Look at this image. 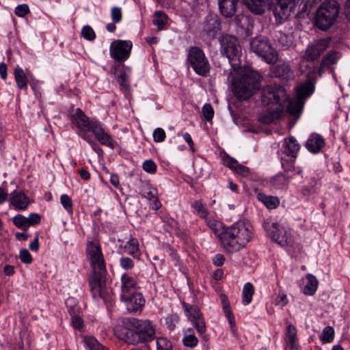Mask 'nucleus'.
Wrapping results in <instances>:
<instances>
[{
    "label": "nucleus",
    "instance_id": "12",
    "mask_svg": "<svg viewBox=\"0 0 350 350\" xmlns=\"http://www.w3.org/2000/svg\"><path fill=\"white\" fill-rule=\"evenodd\" d=\"M330 39L323 38L314 42L306 49L303 59L308 62L317 59L320 55L329 47Z\"/></svg>",
    "mask_w": 350,
    "mask_h": 350
},
{
    "label": "nucleus",
    "instance_id": "55",
    "mask_svg": "<svg viewBox=\"0 0 350 350\" xmlns=\"http://www.w3.org/2000/svg\"><path fill=\"white\" fill-rule=\"evenodd\" d=\"M27 219L28 227L35 224H38L40 222V216L37 213H31L29 215Z\"/></svg>",
    "mask_w": 350,
    "mask_h": 350
},
{
    "label": "nucleus",
    "instance_id": "6",
    "mask_svg": "<svg viewBox=\"0 0 350 350\" xmlns=\"http://www.w3.org/2000/svg\"><path fill=\"white\" fill-rule=\"evenodd\" d=\"M339 13V6L336 0H326L317 10L316 24L323 30L329 28L336 21Z\"/></svg>",
    "mask_w": 350,
    "mask_h": 350
},
{
    "label": "nucleus",
    "instance_id": "44",
    "mask_svg": "<svg viewBox=\"0 0 350 350\" xmlns=\"http://www.w3.org/2000/svg\"><path fill=\"white\" fill-rule=\"evenodd\" d=\"M183 342L186 347L193 348L198 345V340L193 334H189L184 337Z\"/></svg>",
    "mask_w": 350,
    "mask_h": 350
},
{
    "label": "nucleus",
    "instance_id": "45",
    "mask_svg": "<svg viewBox=\"0 0 350 350\" xmlns=\"http://www.w3.org/2000/svg\"><path fill=\"white\" fill-rule=\"evenodd\" d=\"M81 34L88 40H93L95 38V33L93 29L88 25L84 26L81 30Z\"/></svg>",
    "mask_w": 350,
    "mask_h": 350
},
{
    "label": "nucleus",
    "instance_id": "49",
    "mask_svg": "<svg viewBox=\"0 0 350 350\" xmlns=\"http://www.w3.org/2000/svg\"><path fill=\"white\" fill-rule=\"evenodd\" d=\"M153 138L156 142H162L165 138V131L161 128L156 129L153 132Z\"/></svg>",
    "mask_w": 350,
    "mask_h": 350
},
{
    "label": "nucleus",
    "instance_id": "38",
    "mask_svg": "<svg viewBox=\"0 0 350 350\" xmlns=\"http://www.w3.org/2000/svg\"><path fill=\"white\" fill-rule=\"evenodd\" d=\"M125 248L127 250L130 254L137 256L139 252L137 241L131 238L125 245Z\"/></svg>",
    "mask_w": 350,
    "mask_h": 350
},
{
    "label": "nucleus",
    "instance_id": "4",
    "mask_svg": "<svg viewBox=\"0 0 350 350\" xmlns=\"http://www.w3.org/2000/svg\"><path fill=\"white\" fill-rule=\"evenodd\" d=\"M252 226L249 223L239 221L226 229L220 235L224 249L234 252L243 247L252 237Z\"/></svg>",
    "mask_w": 350,
    "mask_h": 350
},
{
    "label": "nucleus",
    "instance_id": "34",
    "mask_svg": "<svg viewBox=\"0 0 350 350\" xmlns=\"http://www.w3.org/2000/svg\"><path fill=\"white\" fill-rule=\"evenodd\" d=\"M167 16L164 12L161 11H157L154 13L153 23L157 26L159 30L163 29L164 25L167 23Z\"/></svg>",
    "mask_w": 350,
    "mask_h": 350
},
{
    "label": "nucleus",
    "instance_id": "29",
    "mask_svg": "<svg viewBox=\"0 0 350 350\" xmlns=\"http://www.w3.org/2000/svg\"><path fill=\"white\" fill-rule=\"evenodd\" d=\"M291 177L284 174H278L271 179V185L276 189H286L288 188Z\"/></svg>",
    "mask_w": 350,
    "mask_h": 350
},
{
    "label": "nucleus",
    "instance_id": "40",
    "mask_svg": "<svg viewBox=\"0 0 350 350\" xmlns=\"http://www.w3.org/2000/svg\"><path fill=\"white\" fill-rule=\"evenodd\" d=\"M60 202L68 213L72 214L73 212V208L71 198L68 195L64 194L60 198Z\"/></svg>",
    "mask_w": 350,
    "mask_h": 350
},
{
    "label": "nucleus",
    "instance_id": "21",
    "mask_svg": "<svg viewBox=\"0 0 350 350\" xmlns=\"http://www.w3.org/2000/svg\"><path fill=\"white\" fill-rule=\"evenodd\" d=\"M239 0H226L218 1L221 14L225 17L232 16L237 11V4Z\"/></svg>",
    "mask_w": 350,
    "mask_h": 350
},
{
    "label": "nucleus",
    "instance_id": "62",
    "mask_svg": "<svg viewBox=\"0 0 350 350\" xmlns=\"http://www.w3.org/2000/svg\"><path fill=\"white\" fill-rule=\"evenodd\" d=\"M110 183L113 185L116 188H119L120 182L119 177L117 174H111L110 178Z\"/></svg>",
    "mask_w": 350,
    "mask_h": 350
},
{
    "label": "nucleus",
    "instance_id": "54",
    "mask_svg": "<svg viewBox=\"0 0 350 350\" xmlns=\"http://www.w3.org/2000/svg\"><path fill=\"white\" fill-rule=\"evenodd\" d=\"M288 304L287 296L284 293H279L278 297L275 300V304L276 306H284Z\"/></svg>",
    "mask_w": 350,
    "mask_h": 350
},
{
    "label": "nucleus",
    "instance_id": "23",
    "mask_svg": "<svg viewBox=\"0 0 350 350\" xmlns=\"http://www.w3.org/2000/svg\"><path fill=\"white\" fill-rule=\"evenodd\" d=\"M297 329L293 325H288L286 329L285 341L286 343V350H297L296 343Z\"/></svg>",
    "mask_w": 350,
    "mask_h": 350
},
{
    "label": "nucleus",
    "instance_id": "35",
    "mask_svg": "<svg viewBox=\"0 0 350 350\" xmlns=\"http://www.w3.org/2000/svg\"><path fill=\"white\" fill-rule=\"evenodd\" d=\"M321 340L323 342H331L333 341L334 338V330L332 327H325L320 336Z\"/></svg>",
    "mask_w": 350,
    "mask_h": 350
},
{
    "label": "nucleus",
    "instance_id": "32",
    "mask_svg": "<svg viewBox=\"0 0 350 350\" xmlns=\"http://www.w3.org/2000/svg\"><path fill=\"white\" fill-rule=\"evenodd\" d=\"M182 304L186 315L191 321L193 319L202 316V313L199 310V308L196 306H191L185 302H183Z\"/></svg>",
    "mask_w": 350,
    "mask_h": 350
},
{
    "label": "nucleus",
    "instance_id": "11",
    "mask_svg": "<svg viewBox=\"0 0 350 350\" xmlns=\"http://www.w3.org/2000/svg\"><path fill=\"white\" fill-rule=\"evenodd\" d=\"M131 49V42L116 40L113 42L110 45V54L116 61H124L129 58Z\"/></svg>",
    "mask_w": 350,
    "mask_h": 350
},
{
    "label": "nucleus",
    "instance_id": "61",
    "mask_svg": "<svg viewBox=\"0 0 350 350\" xmlns=\"http://www.w3.org/2000/svg\"><path fill=\"white\" fill-rule=\"evenodd\" d=\"M0 75L3 79L7 78V66L4 62L0 63Z\"/></svg>",
    "mask_w": 350,
    "mask_h": 350
},
{
    "label": "nucleus",
    "instance_id": "56",
    "mask_svg": "<svg viewBox=\"0 0 350 350\" xmlns=\"http://www.w3.org/2000/svg\"><path fill=\"white\" fill-rule=\"evenodd\" d=\"M118 83L123 88H128V76L125 71H122L118 77Z\"/></svg>",
    "mask_w": 350,
    "mask_h": 350
},
{
    "label": "nucleus",
    "instance_id": "58",
    "mask_svg": "<svg viewBox=\"0 0 350 350\" xmlns=\"http://www.w3.org/2000/svg\"><path fill=\"white\" fill-rule=\"evenodd\" d=\"M225 261V258L222 254H217L213 258V262L216 266H221Z\"/></svg>",
    "mask_w": 350,
    "mask_h": 350
},
{
    "label": "nucleus",
    "instance_id": "7",
    "mask_svg": "<svg viewBox=\"0 0 350 350\" xmlns=\"http://www.w3.org/2000/svg\"><path fill=\"white\" fill-rule=\"evenodd\" d=\"M221 53L228 59L233 70L240 66L241 46L237 39L232 36H223L220 40Z\"/></svg>",
    "mask_w": 350,
    "mask_h": 350
},
{
    "label": "nucleus",
    "instance_id": "60",
    "mask_svg": "<svg viewBox=\"0 0 350 350\" xmlns=\"http://www.w3.org/2000/svg\"><path fill=\"white\" fill-rule=\"evenodd\" d=\"M87 131H81V134L80 135L85 139L86 140L87 142H88L92 146V148L94 149V150H96V144L93 142L90 139V137H89V135L87 133Z\"/></svg>",
    "mask_w": 350,
    "mask_h": 350
},
{
    "label": "nucleus",
    "instance_id": "47",
    "mask_svg": "<svg viewBox=\"0 0 350 350\" xmlns=\"http://www.w3.org/2000/svg\"><path fill=\"white\" fill-rule=\"evenodd\" d=\"M111 17L114 23H118L122 20V10L118 7H113L111 10Z\"/></svg>",
    "mask_w": 350,
    "mask_h": 350
},
{
    "label": "nucleus",
    "instance_id": "14",
    "mask_svg": "<svg viewBox=\"0 0 350 350\" xmlns=\"http://www.w3.org/2000/svg\"><path fill=\"white\" fill-rule=\"evenodd\" d=\"M126 305V309L129 312H136L142 308L145 304V299L139 293H134L126 296L125 298H120Z\"/></svg>",
    "mask_w": 350,
    "mask_h": 350
},
{
    "label": "nucleus",
    "instance_id": "64",
    "mask_svg": "<svg viewBox=\"0 0 350 350\" xmlns=\"http://www.w3.org/2000/svg\"><path fill=\"white\" fill-rule=\"evenodd\" d=\"M345 13L346 17L350 19V0H347L345 3Z\"/></svg>",
    "mask_w": 350,
    "mask_h": 350
},
{
    "label": "nucleus",
    "instance_id": "57",
    "mask_svg": "<svg viewBox=\"0 0 350 350\" xmlns=\"http://www.w3.org/2000/svg\"><path fill=\"white\" fill-rule=\"evenodd\" d=\"M72 324L75 329L80 330L83 327V321L79 316L72 317Z\"/></svg>",
    "mask_w": 350,
    "mask_h": 350
},
{
    "label": "nucleus",
    "instance_id": "26",
    "mask_svg": "<svg viewBox=\"0 0 350 350\" xmlns=\"http://www.w3.org/2000/svg\"><path fill=\"white\" fill-rule=\"evenodd\" d=\"M221 300L222 303L223 310L226 317L228 319L229 323L231 327V330L233 334H235V319L233 314L232 313L230 308V303L228 300L226 295H221Z\"/></svg>",
    "mask_w": 350,
    "mask_h": 350
},
{
    "label": "nucleus",
    "instance_id": "42",
    "mask_svg": "<svg viewBox=\"0 0 350 350\" xmlns=\"http://www.w3.org/2000/svg\"><path fill=\"white\" fill-rule=\"evenodd\" d=\"M142 167L144 171L151 174H154L157 169L156 163L152 159L146 160L142 164Z\"/></svg>",
    "mask_w": 350,
    "mask_h": 350
},
{
    "label": "nucleus",
    "instance_id": "39",
    "mask_svg": "<svg viewBox=\"0 0 350 350\" xmlns=\"http://www.w3.org/2000/svg\"><path fill=\"white\" fill-rule=\"evenodd\" d=\"M157 350H172V343L164 337L158 338L157 340Z\"/></svg>",
    "mask_w": 350,
    "mask_h": 350
},
{
    "label": "nucleus",
    "instance_id": "25",
    "mask_svg": "<svg viewBox=\"0 0 350 350\" xmlns=\"http://www.w3.org/2000/svg\"><path fill=\"white\" fill-rule=\"evenodd\" d=\"M257 199L269 209L275 208L280 204V200L278 197L267 196L263 193H258Z\"/></svg>",
    "mask_w": 350,
    "mask_h": 350
},
{
    "label": "nucleus",
    "instance_id": "36",
    "mask_svg": "<svg viewBox=\"0 0 350 350\" xmlns=\"http://www.w3.org/2000/svg\"><path fill=\"white\" fill-rule=\"evenodd\" d=\"M191 322L200 336L206 332V323L202 316L193 319Z\"/></svg>",
    "mask_w": 350,
    "mask_h": 350
},
{
    "label": "nucleus",
    "instance_id": "63",
    "mask_svg": "<svg viewBox=\"0 0 350 350\" xmlns=\"http://www.w3.org/2000/svg\"><path fill=\"white\" fill-rule=\"evenodd\" d=\"M39 247L38 238L36 237L34 240L30 243L29 248L32 251L36 252Z\"/></svg>",
    "mask_w": 350,
    "mask_h": 350
},
{
    "label": "nucleus",
    "instance_id": "2",
    "mask_svg": "<svg viewBox=\"0 0 350 350\" xmlns=\"http://www.w3.org/2000/svg\"><path fill=\"white\" fill-rule=\"evenodd\" d=\"M87 258L92 269V275L89 284L94 298L106 297L107 289L106 286V267L101 247L97 243L90 241L88 243Z\"/></svg>",
    "mask_w": 350,
    "mask_h": 350
},
{
    "label": "nucleus",
    "instance_id": "53",
    "mask_svg": "<svg viewBox=\"0 0 350 350\" xmlns=\"http://www.w3.org/2000/svg\"><path fill=\"white\" fill-rule=\"evenodd\" d=\"M20 258L22 262L29 264L32 261L31 255L27 249H23L20 252Z\"/></svg>",
    "mask_w": 350,
    "mask_h": 350
},
{
    "label": "nucleus",
    "instance_id": "1",
    "mask_svg": "<svg viewBox=\"0 0 350 350\" xmlns=\"http://www.w3.org/2000/svg\"><path fill=\"white\" fill-rule=\"evenodd\" d=\"M314 81L308 77L306 82L296 88L297 98L290 99L284 87L279 85H267L262 92L261 100L263 105H275L273 110H268L260 115L259 122L269 124L286 113L297 118L301 113L304 100L314 90Z\"/></svg>",
    "mask_w": 350,
    "mask_h": 350
},
{
    "label": "nucleus",
    "instance_id": "9",
    "mask_svg": "<svg viewBox=\"0 0 350 350\" xmlns=\"http://www.w3.org/2000/svg\"><path fill=\"white\" fill-rule=\"evenodd\" d=\"M263 227L273 241L282 247L292 246L293 240L292 236L286 228L280 227L278 223L268 219L265 221Z\"/></svg>",
    "mask_w": 350,
    "mask_h": 350
},
{
    "label": "nucleus",
    "instance_id": "50",
    "mask_svg": "<svg viewBox=\"0 0 350 350\" xmlns=\"http://www.w3.org/2000/svg\"><path fill=\"white\" fill-rule=\"evenodd\" d=\"M14 12L16 16L24 17L29 12V9L27 4H21L16 8Z\"/></svg>",
    "mask_w": 350,
    "mask_h": 350
},
{
    "label": "nucleus",
    "instance_id": "17",
    "mask_svg": "<svg viewBox=\"0 0 350 350\" xmlns=\"http://www.w3.org/2000/svg\"><path fill=\"white\" fill-rule=\"evenodd\" d=\"M11 204L18 210H25L29 204V198L21 191H14L9 199Z\"/></svg>",
    "mask_w": 350,
    "mask_h": 350
},
{
    "label": "nucleus",
    "instance_id": "31",
    "mask_svg": "<svg viewBox=\"0 0 350 350\" xmlns=\"http://www.w3.org/2000/svg\"><path fill=\"white\" fill-rule=\"evenodd\" d=\"M291 10L288 8H284L280 6L278 3L276 7L273 10V15L275 18V20L279 23H282L285 19H286L291 12Z\"/></svg>",
    "mask_w": 350,
    "mask_h": 350
},
{
    "label": "nucleus",
    "instance_id": "30",
    "mask_svg": "<svg viewBox=\"0 0 350 350\" xmlns=\"http://www.w3.org/2000/svg\"><path fill=\"white\" fill-rule=\"evenodd\" d=\"M14 75L18 87L20 89H26L27 79L24 70L21 68L17 66L14 68Z\"/></svg>",
    "mask_w": 350,
    "mask_h": 350
},
{
    "label": "nucleus",
    "instance_id": "52",
    "mask_svg": "<svg viewBox=\"0 0 350 350\" xmlns=\"http://www.w3.org/2000/svg\"><path fill=\"white\" fill-rule=\"evenodd\" d=\"M299 1V0H278V3L280 6L284 8L286 7L291 10L293 8H294Z\"/></svg>",
    "mask_w": 350,
    "mask_h": 350
},
{
    "label": "nucleus",
    "instance_id": "46",
    "mask_svg": "<svg viewBox=\"0 0 350 350\" xmlns=\"http://www.w3.org/2000/svg\"><path fill=\"white\" fill-rule=\"evenodd\" d=\"M202 115L206 120L210 121L213 118L214 111L210 104L204 105L202 109Z\"/></svg>",
    "mask_w": 350,
    "mask_h": 350
},
{
    "label": "nucleus",
    "instance_id": "20",
    "mask_svg": "<svg viewBox=\"0 0 350 350\" xmlns=\"http://www.w3.org/2000/svg\"><path fill=\"white\" fill-rule=\"evenodd\" d=\"M323 138L319 134H312L306 142V148L312 153L319 152L324 146Z\"/></svg>",
    "mask_w": 350,
    "mask_h": 350
},
{
    "label": "nucleus",
    "instance_id": "43",
    "mask_svg": "<svg viewBox=\"0 0 350 350\" xmlns=\"http://www.w3.org/2000/svg\"><path fill=\"white\" fill-rule=\"evenodd\" d=\"M14 225L18 228H24L25 230L28 228L27 219L22 215H17L13 218Z\"/></svg>",
    "mask_w": 350,
    "mask_h": 350
},
{
    "label": "nucleus",
    "instance_id": "28",
    "mask_svg": "<svg viewBox=\"0 0 350 350\" xmlns=\"http://www.w3.org/2000/svg\"><path fill=\"white\" fill-rule=\"evenodd\" d=\"M284 153L291 157L295 158L299 150V145L293 137H290L285 140Z\"/></svg>",
    "mask_w": 350,
    "mask_h": 350
},
{
    "label": "nucleus",
    "instance_id": "37",
    "mask_svg": "<svg viewBox=\"0 0 350 350\" xmlns=\"http://www.w3.org/2000/svg\"><path fill=\"white\" fill-rule=\"evenodd\" d=\"M85 342L90 350H108L94 338H86Z\"/></svg>",
    "mask_w": 350,
    "mask_h": 350
},
{
    "label": "nucleus",
    "instance_id": "3",
    "mask_svg": "<svg viewBox=\"0 0 350 350\" xmlns=\"http://www.w3.org/2000/svg\"><path fill=\"white\" fill-rule=\"evenodd\" d=\"M122 323V325L116 327V334L127 344L137 345L154 338L155 329L149 320L124 318Z\"/></svg>",
    "mask_w": 350,
    "mask_h": 350
},
{
    "label": "nucleus",
    "instance_id": "41",
    "mask_svg": "<svg viewBox=\"0 0 350 350\" xmlns=\"http://www.w3.org/2000/svg\"><path fill=\"white\" fill-rule=\"evenodd\" d=\"M192 207L197 211L201 217L205 218L207 216L208 211L205 206L201 201H196L192 204Z\"/></svg>",
    "mask_w": 350,
    "mask_h": 350
},
{
    "label": "nucleus",
    "instance_id": "33",
    "mask_svg": "<svg viewBox=\"0 0 350 350\" xmlns=\"http://www.w3.org/2000/svg\"><path fill=\"white\" fill-rule=\"evenodd\" d=\"M254 293V288L250 282H247L243 288V303L245 305L249 304L252 299Z\"/></svg>",
    "mask_w": 350,
    "mask_h": 350
},
{
    "label": "nucleus",
    "instance_id": "13",
    "mask_svg": "<svg viewBox=\"0 0 350 350\" xmlns=\"http://www.w3.org/2000/svg\"><path fill=\"white\" fill-rule=\"evenodd\" d=\"M70 120L73 125L77 127L81 131H92V128L98 122L96 120H90L88 116L77 108L75 111L70 115Z\"/></svg>",
    "mask_w": 350,
    "mask_h": 350
},
{
    "label": "nucleus",
    "instance_id": "27",
    "mask_svg": "<svg viewBox=\"0 0 350 350\" xmlns=\"http://www.w3.org/2000/svg\"><path fill=\"white\" fill-rule=\"evenodd\" d=\"M307 283L304 288V293L306 295H313L318 286L319 282L315 276L310 273L306 275Z\"/></svg>",
    "mask_w": 350,
    "mask_h": 350
},
{
    "label": "nucleus",
    "instance_id": "15",
    "mask_svg": "<svg viewBox=\"0 0 350 350\" xmlns=\"http://www.w3.org/2000/svg\"><path fill=\"white\" fill-rule=\"evenodd\" d=\"M120 298H125L129 294L136 293L138 288L137 282L129 274L124 273L121 277Z\"/></svg>",
    "mask_w": 350,
    "mask_h": 350
},
{
    "label": "nucleus",
    "instance_id": "24",
    "mask_svg": "<svg viewBox=\"0 0 350 350\" xmlns=\"http://www.w3.org/2000/svg\"><path fill=\"white\" fill-rule=\"evenodd\" d=\"M225 163L231 170L243 177H246L250 174V169L247 167L238 163L235 159L231 157H227L225 159Z\"/></svg>",
    "mask_w": 350,
    "mask_h": 350
},
{
    "label": "nucleus",
    "instance_id": "18",
    "mask_svg": "<svg viewBox=\"0 0 350 350\" xmlns=\"http://www.w3.org/2000/svg\"><path fill=\"white\" fill-rule=\"evenodd\" d=\"M340 57V53L336 51H330L325 55L321 62L318 69V74L321 76L326 69H329L330 66L336 64Z\"/></svg>",
    "mask_w": 350,
    "mask_h": 350
},
{
    "label": "nucleus",
    "instance_id": "59",
    "mask_svg": "<svg viewBox=\"0 0 350 350\" xmlns=\"http://www.w3.org/2000/svg\"><path fill=\"white\" fill-rule=\"evenodd\" d=\"M183 138L187 142V144H189L191 150L193 152L195 151L194 143H193V142L192 140V138H191V135L188 133H185L183 135Z\"/></svg>",
    "mask_w": 350,
    "mask_h": 350
},
{
    "label": "nucleus",
    "instance_id": "51",
    "mask_svg": "<svg viewBox=\"0 0 350 350\" xmlns=\"http://www.w3.org/2000/svg\"><path fill=\"white\" fill-rule=\"evenodd\" d=\"M120 266L125 270L131 269L134 267L133 260L129 257H122L120 260Z\"/></svg>",
    "mask_w": 350,
    "mask_h": 350
},
{
    "label": "nucleus",
    "instance_id": "19",
    "mask_svg": "<svg viewBox=\"0 0 350 350\" xmlns=\"http://www.w3.org/2000/svg\"><path fill=\"white\" fill-rule=\"evenodd\" d=\"M92 132L100 144L113 148V141L111 137L104 131L99 122L94 125L92 128Z\"/></svg>",
    "mask_w": 350,
    "mask_h": 350
},
{
    "label": "nucleus",
    "instance_id": "22",
    "mask_svg": "<svg viewBox=\"0 0 350 350\" xmlns=\"http://www.w3.org/2000/svg\"><path fill=\"white\" fill-rule=\"evenodd\" d=\"M272 75L275 77L288 80L293 77V72L287 64H278L273 68Z\"/></svg>",
    "mask_w": 350,
    "mask_h": 350
},
{
    "label": "nucleus",
    "instance_id": "8",
    "mask_svg": "<svg viewBox=\"0 0 350 350\" xmlns=\"http://www.w3.org/2000/svg\"><path fill=\"white\" fill-rule=\"evenodd\" d=\"M250 49L261 57L268 64H275L278 60L276 51L272 47L269 40L264 37H256L250 41Z\"/></svg>",
    "mask_w": 350,
    "mask_h": 350
},
{
    "label": "nucleus",
    "instance_id": "16",
    "mask_svg": "<svg viewBox=\"0 0 350 350\" xmlns=\"http://www.w3.org/2000/svg\"><path fill=\"white\" fill-rule=\"evenodd\" d=\"M273 0H243L244 4L253 13L262 14L270 6Z\"/></svg>",
    "mask_w": 350,
    "mask_h": 350
},
{
    "label": "nucleus",
    "instance_id": "10",
    "mask_svg": "<svg viewBox=\"0 0 350 350\" xmlns=\"http://www.w3.org/2000/svg\"><path fill=\"white\" fill-rule=\"evenodd\" d=\"M187 61L193 70L199 75L205 77L210 71V64L203 51L198 46H192L187 54Z\"/></svg>",
    "mask_w": 350,
    "mask_h": 350
},
{
    "label": "nucleus",
    "instance_id": "48",
    "mask_svg": "<svg viewBox=\"0 0 350 350\" xmlns=\"http://www.w3.org/2000/svg\"><path fill=\"white\" fill-rule=\"evenodd\" d=\"M143 196L144 198H146L150 200H153L154 206H155L154 208L156 210H157L160 208L161 204L159 202L158 198L155 196V191H153V190L149 191L146 192V193H144Z\"/></svg>",
    "mask_w": 350,
    "mask_h": 350
},
{
    "label": "nucleus",
    "instance_id": "5",
    "mask_svg": "<svg viewBox=\"0 0 350 350\" xmlns=\"http://www.w3.org/2000/svg\"><path fill=\"white\" fill-rule=\"evenodd\" d=\"M260 75L251 70H245L237 77L232 83V91L239 99L250 98L260 88Z\"/></svg>",
    "mask_w": 350,
    "mask_h": 350
}]
</instances>
